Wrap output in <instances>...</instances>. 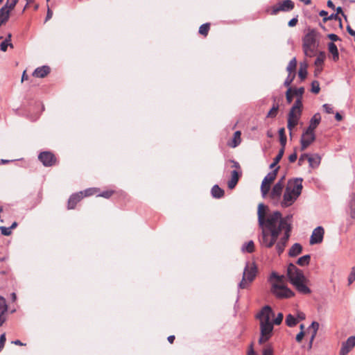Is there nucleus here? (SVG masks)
Here are the masks:
<instances>
[{
  "instance_id": "obj_1",
  "label": "nucleus",
  "mask_w": 355,
  "mask_h": 355,
  "mask_svg": "<svg viewBox=\"0 0 355 355\" xmlns=\"http://www.w3.org/2000/svg\"><path fill=\"white\" fill-rule=\"evenodd\" d=\"M267 207L261 203L258 206V222L261 229L259 243L261 246L270 248L277 241L278 236L282 234L279 241L276 244L279 254L284 250L290 237L291 230L288 222L289 217L282 218L279 211L266 214Z\"/></svg>"
},
{
  "instance_id": "obj_2",
  "label": "nucleus",
  "mask_w": 355,
  "mask_h": 355,
  "mask_svg": "<svg viewBox=\"0 0 355 355\" xmlns=\"http://www.w3.org/2000/svg\"><path fill=\"white\" fill-rule=\"evenodd\" d=\"M287 277L291 284L301 294H310L311 291L309 288V280L304 276L302 270L297 268L293 263H290L287 268Z\"/></svg>"
},
{
  "instance_id": "obj_3",
  "label": "nucleus",
  "mask_w": 355,
  "mask_h": 355,
  "mask_svg": "<svg viewBox=\"0 0 355 355\" xmlns=\"http://www.w3.org/2000/svg\"><path fill=\"white\" fill-rule=\"evenodd\" d=\"M302 190V179L289 180L285 189L283 199L280 202L282 207L291 206L300 196Z\"/></svg>"
},
{
  "instance_id": "obj_4",
  "label": "nucleus",
  "mask_w": 355,
  "mask_h": 355,
  "mask_svg": "<svg viewBox=\"0 0 355 355\" xmlns=\"http://www.w3.org/2000/svg\"><path fill=\"white\" fill-rule=\"evenodd\" d=\"M318 33L312 29L302 39V49L306 57L312 58L316 55L318 47Z\"/></svg>"
},
{
  "instance_id": "obj_5",
  "label": "nucleus",
  "mask_w": 355,
  "mask_h": 355,
  "mask_svg": "<svg viewBox=\"0 0 355 355\" xmlns=\"http://www.w3.org/2000/svg\"><path fill=\"white\" fill-rule=\"evenodd\" d=\"M257 273V268L254 263L248 262L243 272L242 279L239 284V288L244 289L248 288L254 281Z\"/></svg>"
},
{
  "instance_id": "obj_6",
  "label": "nucleus",
  "mask_w": 355,
  "mask_h": 355,
  "mask_svg": "<svg viewBox=\"0 0 355 355\" xmlns=\"http://www.w3.org/2000/svg\"><path fill=\"white\" fill-rule=\"evenodd\" d=\"M295 4L291 0H283L268 8L266 11L271 15H277L279 12H289L294 8Z\"/></svg>"
},
{
  "instance_id": "obj_7",
  "label": "nucleus",
  "mask_w": 355,
  "mask_h": 355,
  "mask_svg": "<svg viewBox=\"0 0 355 355\" xmlns=\"http://www.w3.org/2000/svg\"><path fill=\"white\" fill-rule=\"evenodd\" d=\"M271 292L277 298H290L294 295V293L284 284L272 283Z\"/></svg>"
},
{
  "instance_id": "obj_8",
  "label": "nucleus",
  "mask_w": 355,
  "mask_h": 355,
  "mask_svg": "<svg viewBox=\"0 0 355 355\" xmlns=\"http://www.w3.org/2000/svg\"><path fill=\"white\" fill-rule=\"evenodd\" d=\"M279 166L275 168L272 171L268 173L265 178H263L261 186V191L262 196L265 198L270 189V184L275 180L276 178L277 171L279 169Z\"/></svg>"
},
{
  "instance_id": "obj_9",
  "label": "nucleus",
  "mask_w": 355,
  "mask_h": 355,
  "mask_svg": "<svg viewBox=\"0 0 355 355\" xmlns=\"http://www.w3.org/2000/svg\"><path fill=\"white\" fill-rule=\"evenodd\" d=\"M284 189L283 179L279 180L272 187L270 193V198L274 205L281 202V197Z\"/></svg>"
},
{
  "instance_id": "obj_10",
  "label": "nucleus",
  "mask_w": 355,
  "mask_h": 355,
  "mask_svg": "<svg viewBox=\"0 0 355 355\" xmlns=\"http://www.w3.org/2000/svg\"><path fill=\"white\" fill-rule=\"evenodd\" d=\"M315 140V132L305 129L301 136L300 148L302 150L306 149Z\"/></svg>"
},
{
  "instance_id": "obj_11",
  "label": "nucleus",
  "mask_w": 355,
  "mask_h": 355,
  "mask_svg": "<svg viewBox=\"0 0 355 355\" xmlns=\"http://www.w3.org/2000/svg\"><path fill=\"white\" fill-rule=\"evenodd\" d=\"M261 336L259 343L263 344L268 341L272 336L273 324L272 323H260Z\"/></svg>"
},
{
  "instance_id": "obj_12",
  "label": "nucleus",
  "mask_w": 355,
  "mask_h": 355,
  "mask_svg": "<svg viewBox=\"0 0 355 355\" xmlns=\"http://www.w3.org/2000/svg\"><path fill=\"white\" fill-rule=\"evenodd\" d=\"M274 316V313L269 306L263 307L257 317L260 320V323H272L271 318Z\"/></svg>"
},
{
  "instance_id": "obj_13",
  "label": "nucleus",
  "mask_w": 355,
  "mask_h": 355,
  "mask_svg": "<svg viewBox=\"0 0 355 355\" xmlns=\"http://www.w3.org/2000/svg\"><path fill=\"white\" fill-rule=\"evenodd\" d=\"M301 114L302 113H300L299 112H297L291 111V110L288 113L287 127L290 131L291 136L292 135V131H293V128L298 124L299 120L301 116Z\"/></svg>"
},
{
  "instance_id": "obj_14",
  "label": "nucleus",
  "mask_w": 355,
  "mask_h": 355,
  "mask_svg": "<svg viewBox=\"0 0 355 355\" xmlns=\"http://www.w3.org/2000/svg\"><path fill=\"white\" fill-rule=\"evenodd\" d=\"M38 158L45 166H51L55 164L56 162L54 155L47 151L41 153L39 155Z\"/></svg>"
},
{
  "instance_id": "obj_15",
  "label": "nucleus",
  "mask_w": 355,
  "mask_h": 355,
  "mask_svg": "<svg viewBox=\"0 0 355 355\" xmlns=\"http://www.w3.org/2000/svg\"><path fill=\"white\" fill-rule=\"evenodd\" d=\"M324 229L321 226L317 227L313 230L310 238V243L311 245L320 243L323 240Z\"/></svg>"
},
{
  "instance_id": "obj_16",
  "label": "nucleus",
  "mask_w": 355,
  "mask_h": 355,
  "mask_svg": "<svg viewBox=\"0 0 355 355\" xmlns=\"http://www.w3.org/2000/svg\"><path fill=\"white\" fill-rule=\"evenodd\" d=\"M355 346V336H350L343 343L340 351V355L347 354Z\"/></svg>"
},
{
  "instance_id": "obj_17",
  "label": "nucleus",
  "mask_w": 355,
  "mask_h": 355,
  "mask_svg": "<svg viewBox=\"0 0 355 355\" xmlns=\"http://www.w3.org/2000/svg\"><path fill=\"white\" fill-rule=\"evenodd\" d=\"M83 198V192H79L71 195L68 200V208L73 209L76 205Z\"/></svg>"
},
{
  "instance_id": "obj_18",
  "label": "nucleus",
  "mask_w": 355,
  "mask_h": 355,
  "mask_svg": "<svg viewBox=\"0 0 355 355\" xmlns=\"http://www.w3.org/2000/svg\"><path fill=\"white\" fill-rule=\"evenodd\" d=\"M321 121V116L320 113H315L309 121V125L306 129L315 132V130Z\"/></svg>"
},
{
  "instance_id": "obj_19",
  "label": "nucleus",
  "mask_w": 355,
  "mask_h": 355,
  "mask_svg": "<svg viewBox=\"0 0 355 355\" xmlns=\"http://www.w3.org/2000/svg\"><path fill=\"white\" fill-rule=\"evenodd\" d=\"M50 72V68L48 66L37 67L33 73V76L36 78H44Z\"/></svg>"
},
{
  "instance_id": "obj_20",
  "label": "nucleus",
  "mask_w": 355,
  "mask_h": 355,
  "mask_svg": "<svg viewBox=\"0 0 355 355\" xmlns=\"http://www.w3.org/2000/svg\"><path fill=\"white\" fill-rule=\"evenodd\" d=\"M239 171L237 170H234L232 171V173H231V179L228 181V187L230 189H232L235 187V186L236 185L238 181H239Z\"/></svg>"
},
{
  "instance_id": "obj_21",
  "label": "nucleus",
  "mask_w": 355,
  "mask_h": 355,
  "mask_svg": "<svg viewBox=\"0 0 355 355\" xmlns=\"http://www.w3.org/2000/svg\"><path fill=\"white\" fill-rule=\"evenodd\" d=\"M284 276L279 275L277 272H272L269 277V282L272 283H277L279 284H284Z\"/></svg>"
},
{
  "instance_id": "obj_22",
  "label": "nucleus",
  "mask_w": 355,
  "mask_h": 355,
  "mask_svg": "<svg viewBox=\"0 0 355 355\" xmlns=\"http://www.w3.org/2000/svg\"><path fill=\"white\" fill-rule=\"evenodd\" d=\"M308 64L306 62H300L298 71V76L301 80H304L307 76Z\"/></svg>"
},
{
  "instance_id": "obj_23",
  "label": "nucleus",
  "mask_w": 355,
  "mask_h": 355,
  "mask_svg": "<svg viewBox=\"0 0 355 355\" xmlns=\"http://www.w3.org/2000/svg\"><path fill=\"white\" fill-rule=\"evenodd\" d=\"M328 50L330 53H331L333 60L334 61H337L339 58L338 50L336 45L334 42H330L328 44Z\"/></svg>"
},
{
  "instance_id": "obj_24",
  "label": "nucleus",
  "mask_w": 355,
  "mask_h": 355,
  "mask_svg": "<svg viewBox=\"0 0 355 355\" xmlns=\"http://www.w3.org/2000/svg\"><path fill=\"white\" fill-rule=\"evenodd\" d=\"M302 251V247L300 243H295L289 250L288 254L290 257H296Z\"/></svg>"
},
{
  "instance_id": "obj_25",
  "label": "nucleus",
  "mask_w": 355,
  "mask_h": 355,
  "mask_svg": "<svg viewBox=\"0 0 355 355\" xmlns=\"http://www.w3.org/2000/svg\"><path fill=\"white\" fill-rule=\"evenodd\" d=\"M307 159L309 163V166L311 168H315L318 166L320 163V157L316 154L313 155H309Z\"/></svg>"
},
{
  "instance_id": "obj_26",
  "label": "nucleus",
  "mask_w": 355,
  "mask_h": 355,
  "mask_svg": "<svg viewBox=\"0 0 355 355\" xmlns=\"http://www.w3.org/2000/svg\"><path fill=\"white\" fill-rule=\"evenodd\" d=\"M241 132L239 130L236 131L234 133V136L230 146L232 148H236L238 146L241 142Z\"/></svg>"
},
{
  "instance_id": "obj_27",
  "label": "nucleus",
  "mask_w": 355,
  "mask_h": 355,
  "mask_svg": "<svg viewBox=\"0 0 355 355\" xmlns=\"http://www.w3.org/2000/svg\"><path fill=\"white\" fill-rule=\"evenodd\" d=\"M10 12L9 9L4 6L0 9V20L1 22L4 24L8 20Z\"/></svg>"
},
{
  "instance_id": "obj_28",
  "label": "nucleus",
  "mask_w": 355,
  "mask_h": 355,
  "mask_svg": "<svg viewBox=\"0 0 355 355\" xmlns=\"http://www.w3.org/2000/svg\"><path fill=\"white\" fill-rule=\"evenodd\" d=\"M311 327L313 329V334H312L311 339H310L309 349H311L312 347L313 341V340L317 334V331L319 329V323L318 322L313 321L311 324Z\"/></svg>"
},
{
  "instance_id": "obj_29",
  "label": "nucleus",
  "mask_w": 355,
  "mask_h": 355,
  "mask_svg": "<svg viewBox=\"0 0 355 355\" xmlns=\"http://www.w3.org/2000/svg\"><path fill=\"white\" fill-rule=\"evenodd\" d=\"M211 194L213 197L220 198L224 195V191L218 185H214L211 189Z\"/></svg>"
},
{
  "instance_id": "obj_30",
  "label": "nucleus",
  "mask_w": 355,
  "mask_h": 355,
  "mask_svg": "<svg viewBox=\"0 0 355 355\" xmlns=\"http://www.w3.org/2000/svg\"><path fill=\"white\" fill-rule=\"evenodd\" d=\"M297 67V60L295 58H293L288 63L286 70L288 73L293 74L295 73V69Z\"/></svg>"
},
{
  "instance_id": "obj_31",
  "label": "nucleus",
  "mask_w": 355,
  "mask_h": 355,
  "mask_svg": "<svg viewBox=\"0 0 355 355\" xmlns=\"http://www.w3.org/2000/svg\"><path fill=\"white\" fill-rule=\"evenodd\" d=\"M279 142L282 148H285L286 144V137L285 135L284 128H282L279 130Z\"/></svg>"
},
{
  "instance_id": "obj_32",
  "label": "nucleus",
  "mask_w": 355,
  "mask_h": 355,
  "mask_svg": "<svg viewBox=\"0 0 355 355\" xmlns=\"http://www.w3.org/2000/svg\"><path fill=\"white\" fill-rule=\"evenodd\" d=\"M311 257L309 254L304 255L297 259V263L301 266H307L310 262Z\"/></svg>"
},
{
  "instance_id": "obj_33",
  "label": "nucleus",
  "mask_w": 355,
  "mask_h": 355,
  "mask_svg": "<svg viewBox=\"0 0 355 355\" xmlns=\"http://www.w3.org/2000/svg\"><path fill=\"white\" fill-rule=\"evenodd\" d=\"M254 250V244L252 241H250L248 243H245L242 246V251L247 252L248 253H251Z\"/></svg>"
},
{
  "instance_id": "obj_34",
  "label": "nucleus",
  "mask_w": 355,
  "mask_h": 355,
  "mask_svg": "<svg viewBox=\"0 0 355 355\" xmlns=\"http://www.w3.org/2000/svg\"><path fill=\"white\" fill-rule=\"evenodd\" d=\"M302 98H297V99L295 101L294 105L291 107V111H294V112H299L302 113Z\"/></svg>"
},
{
  "instance_id": "obj_35",
  "label": "nucleus",
  "mask_w": 355,
  "mask_h": 355,
  "mask_svg": "<svg viewBox=\"0 0 355 355\" xmlns=\"http://www.w3.org/2000/svg\"><path fill=\"white\" fill-rule=\"evenodd\" d=\"M325 58V53L324 52H320L315 60V64L317 67L321 66L323 64Z\"/></svg>"
},
{
  "instance_id": "obj_36",
  "label": "nucleus",
  "mask_w": 355,
  "mask_h": 355,
  "mask_svg": "<svg viewBox=\"0 0 355 355\" xmlns=\"http://www.w3.org/2000/svg\"><path fill=\"white\" fill-rule=\"evenodd\" d=\"M8 307L4 297L0 296V315L7 311Z\"/></svg>"
},
{
  "instance_id": "obj_37",
  "label": "nucleus",
  "mask_w": 355,
  "mask_h": 355,
  "mask_svg": "<svg viewBox=\"0 0 355 355\" xmlns=\"http://www.w3.org/2000/svg\"><path fill=\"white\" fill-rule=\"evenodd\" d=\"M286 323L288 327H293L297 324V320L294 316L289 314L286 316Z\"/></svg>"
},
{
  "instance_id": "obj_38",
  "label": "nucleus",
  "mask_w": 355,
  "mask_h": 355,
  "mask_svg": "<svg viewBox=\"0 0 355 355\" xmlns=\"http://www.w3.org/2000/svg\"><path fill=\"white\" fill-rule=\"evenodd\" d=\"M279 109V105L277 104H274L272 107L268 112L267 116L274 118L277 116V112Z\"/></svg>"
},
{
  "instance_id": "obj_39",
  "label": "nucleus",
  "mask_w": 355,
  "mask_h": 355,
  "mask_svg": "<svg viewBox=\"0 0 355 355\" xmlns=\"http://www.w3.org/2000/svg\"><path fill=\"white\" fill-rule=\"evenodd\" d=\"M18 1L19 0H7L5 6H3L6 7L7 9H9L10 11H12L15 8Z\"/></svg>"
},
{
  "instance_id": "obj_40",
  "label": "nucleus",
  "mask_w": 355,
  "mask_h": 355,
  "mask_svg": "<svg viewBox=\"0 0 355 355\" xmlns=\"http://www.w3.org/2000/svg\"><path fill=\"white\" fill-rule=\"evenodd\" d=\"M209 30V24H208V23L204 24L200 26L199 33L201 35L206 36L208 33Z\"/></svg>"
},
{
  "instance_id": "obj_41",
  "label": "nucleus",
  "mask_w": 355,
  "mask_h": 355,
  "mask_svg": "<svg viewBox=\"0 0 355 355\" xmlns=\"http://www.w3.org/2000/svg\"><path fill=\"white\" fill-rule=\"evenodd\" d=\"M295 77V73H293V74L288 73L287 78H286V80L284 81V85L286 87H287L288 88H289L290 85L292 83V82L293 81Z\"/></svg>"
},
{
  "instance_id": "obj_42",
  "label": "nucleus",
  "mask_w": 355,
  "mask_h": 355,
  "mask_svg": "<svg viewBox=\"0 0 355 355\" xmlns=\"http://www.w3.org/2000/svg\"><path fill=\"white\" fill-rule=\"evenodd\" d=\"M10 46V47H12V44L11 42H8V40L6 39L4 41H3L0 44V49L1 51L5 52L7 50L8 46Z\"/></svg>"
},
{
  "instance_id": "obj_43",
  "label": "nucleus",
  "mask_w": 355,
  "mask_h": 355,
  "mask_svg": "<svg viewBox=\"0 0 355 355\" xmlns=\"http://www.w3.org/2000/svg\"><path fill=\"white\" fill-rule=\"evenodd\" d=\"M320 85L317 80H314L311 83V92L314 94H318L320 92Z\"/></svg>"
},
{
  "instance_id": "obj_44",
  "label": "nucleus",
  "mask_w": 355,
  "mask_h": 355,
  "mask_svg": "<svg viewBox=\"0 0 355 355\" xmlns=\"http://www.w3.org/2000/svg\"><path fill=\"white\" fill-rule=\"evenodd\" d=\"M83 192V197L89 196L95 194L97 192V189L96 188H89L87 189Z\"/></svg>"
},
{
  "instance_id": "obj_45",
  "label": "nucleus",
  "mask_w": 355,
  "mask_h": 355,
  "mask_svg": "<svg viewBox=\"0 0 355 355\" xmlns=\"http://www.w3.org/2000/svg\"><path fill=\"white\" fill-rule=\"evenodd\" d=\"M292 92L298 96V98H302V96L304 92V87H300V88H297V89H295L292 91Z\"/></svg>"
},
{
  "instance_id": "obj_46",
  "label": "nucleus",
  "mask_w": 355,
  "mask_h": 355,
  "mask_svg": "<svg viewBox=\"0 0 355 355\" xmlns=\"http://www.w3.org/2000/svg\"><path fill=\"white\" fill-rule=\"evenodd\" d=\"M284 150H285V148H281L280 150H279L278 154L277 155V156L274 159V160L275 161L276 163H279V162L282 158V157L284 155Z\"/></svg>"
},
{
  "instance_id": "obj_47",
  "label": "nucleus",
  "mask_w": 355,
  "mask_h": 355,
  "mask_svg": "<svg viewBox=\"0 0 355 355\" xmlns=\"http://www.w3.org/2000/svg\"><path fill=\"white\" fill-rule=\"evenodd\" d=\"M283 320V314L282 313H279L277 317L275 318V320L272 322V324H277L279 325L282 323Z\"/></svg>"
},
{
  "instance_id": "obj_48",
  "label": "nucleus",
  "mask_w": 355,
  "mask_h": 355,
  "mask_svg": "<svg viewBox=\"0 0 355 355\" xmlns=\"http://www.w3.org/2000/svg\"><path fill=\"white\" fill-rule=\"evenodd\" d=\"M291 93H292L291 88V87L288 88L286 93V101L288 103H291L293 101V94Z\"/></svg>"
},
{
  "instance_id": "obj_49",
  "label": "nucleus",
  "mask_w": 355,
  "mask_h": 355,
  "mask_svg": "<svg viewBox=\"0 0 355 355\" xmlns=\"http://www.w3.org/2000/svg\"><path fill=\"white\" fill-rule=\"evenodd\" d=\"M0 230L3 235L9 236L11 234V230L9 227L2 226L0 227Z\"/></svg>"
},
{
  "instance_id": "obj_50",
  "label": "nucleus",
  "mask_w": 355,
  "mask_h": 355,
  "mask_svg": "<svg viewBox=\"0 0 355 355\" xmlns=\"http://www.w3.org/2000/svg\"><path fill=\"white\" fill-rule=\"evenodd\" d=\"M112 194H113L112 191H103L101 193L98 194V196L103 197L105 198H109L110 197L112 196Z\"/></svg>"
},
{
  "instance_id": "obj_51",
  "label": "nucleus",
  "mask_w": 355,
  "mask_h": 355,
  "mask_svg": "<svg viewBox=\"0 0 355 355\" xmlns=\"http://www.w3.org/2000/svg\"><path fill=\"white\" fill-rule=\"evenodd\" d=\"M273 350L270 346H268L263 350V355H272Z\"/></svg>"
},
{
  "instance_id": "obj_52",
  "label": "nucleus",
  "mask_w": 355,
  "mask_h": 355,
  "mask_svg": "<svg viewBox=\"0 0 355 355\" xmlns=\"http://www.w3.org/2000/svg\"><path fill=\"white\" fill-rule=\"evenodd\" d=\"M355 280V268H353L348 277L349 284H351Z\"/></svg>"
},
{
  "instance_id": "obj_53",
  "label": "nucleus",
  "mask_w": 355,
  "mask_h": 355,
  "mask_svg": "<svg viewBox=\"0 0 355 355\" xmlns=\"http://www.w3.org/2000/svg\"><path fill=\"white\" fill-rule=\"evenodd\" d=\"M322 107L327 113H328V114L333 113L334 110H333V107L331 105L324 104Z\"/></svg>"
},
{
  "instance_id": "obj_54",
  "label": "nucleus",
  "mask_w": 355,
  "mask_h": 355,
  "mask_svg": "<svg viewBox=\"0 0 355 355\" xmlns=\"http://www.w3.org/2000/svg\"><path fill=\"white\" fill-rule=\"evenodd\" d=\"M6 338L5 334H3L0 336V352L3 348Z\"/></svg>"
},
{
  "instance_id": "obj_55",
  "label": "nucleus",
  "mask_w": 355,
  "mask_h": 355,
  "mask_svg": "<svg viewBox=\"0 0 355 355\" xmlns=\"http://www.w3.org/2000/svg\"><path fill=\"white\" fill-rule=\"evenodd\" d=\"M309 157V154H303L302 155L300 158H299V160H298V164L299 165H302L303 163H304V161L307 159Z\"/></svg>"
},
{
  "instance_id": "obj_56",
  "label": "nucleus",
  "mask_w": 355,
  "mask_h": 355,
  "mask_svg": "<svg viewBox=\"0 0 355 355\" xmlns=\"http://www.w3.org/2000/svg\"><path fill=\"white\" fill-rule=\"evenodd\" d=\"M297 158V153H293V154L289 155L288 160L290 162L293 163L296 161Z\"/></svg>"
},
{
  "instance_id": "obj_57",
  "label": "nucleus",
  "mask_w": 355,
  "mask_h": 355,
  "mask_svg": "<svg viewBox=\"0 0 355 355\" xmlns=\"http://www.w3.org/2000/svg\"><path fill=\"white\" fill-rule=\"evenodd\" d=\"M328 37L333 42H336L340 40L338 36L334 33L329 34Z\"/></svg>"
},
{
  "instance_id": "obj_58",
  "label": "nucleus",
  "mask_w": 355,
  "mask_h": 355,
  "mask_svg": "<svg viewBox=\"0 0 355 355\" xmlns=\"http://www.w3.org/2000/svg\"><path fill=\"white\" fill-rule=\"evenodd\" d=\"M304 336V333L303 331H301L296 336V341L300 343L302 341L303 337Z\"/></svg>"
},
{
  "instance_id": "obj_59",
  "label": "nucleus",
  "mask_w": 355,
  "mask_h": 355,
  "mask_svg": "<svg viewBox=\"0 0 355 355\" xmlns=\"http://www.w3.org/2000/svg\"><path fill=\"white\" fill-rule=\"evenodd\" d=\"M297 23V18H293L288 21V26L290 27L295 26Z\"/></svg>"
},
{
  "instance_id": "obj_60",
  "label": "nucleus",
  "mask_w": 355,
  "mask_h": 355,
  "mask_svg": "<svg viewBox=\"0 0 355 355\" xmlns=\"http://www.w3.org/2000/svg\"><path fill=\"white\" fill-rule=\"evenodd\" d=\"M52 16L53 12L49 8H48L45 21H47L48 20H49L52 17Z\"/></svg>"
},
{
  "instance_id": "obj_61",
  "label": "nucleus",
  "mask_w": 355,
  "mask_h": 355,
  "mask_svg": "<svg viewBox=\"0 0 355 355\" xmlns=\"http://www.w3.org/2000/svg\"><path fill=\"white\" fill-rule=\"evenodd\" d=\"M337 18H338L337 14H331L329 17H324L323 19V21H327L329 19H337Z\"/></svg>"
},
{
  "instance_id": "obj_62",
  "label": "nucleus",
  "mask_w": 355,
  "mask_h": 355,
  "mask_svg": "<svg viewBox=\"0 0 355 355\" xmlns=\"http://www.w3.org/2000/svg\"><path fill=\"white\" fill-rule=\"evenodd\" d=\"M347 32L349 33V35H351L352 36L355 37V31H354V30L350 27V26H347Z\"/></svg>"
},
{
  "instance_id": "obj_63",
  "label": "nucleus",
  "mask_w": 355,
  "mask_h": 355,
  "mask_svg": "<svg viewBox=\"0 0 355 355\" xmlns=\"http://www.w3.org/2000/svg\"><path fill=\"white\" fill-rule=\"evenodd\" d=\"M231 162L233 164L232 167L235 168L236 169L240 168V165H239V162H237L234 160H232Z\"/></svg>"
},
{
  "instance_id": "obj_64",
  "label": "nucleus",
  "mask_w": 355,
  "mask_h": 355,
  "mask_svg": "<svg viewBox=\"0 0 355 355\" xmlns=\"http://www.w3.org/2000/svg\"><path fill=\"white\" fill-rule=\"evenodd\" d=\"M248 355H256L252 345L250 346Z\"/></svg>"
}]
</instances>
